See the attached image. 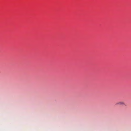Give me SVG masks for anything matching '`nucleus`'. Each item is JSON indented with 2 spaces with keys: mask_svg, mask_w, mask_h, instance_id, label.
<instances>
[{
  "mask_svg": "<svg viewBox=\"0 0 131 131\" xmlns=\"http://www.w3.org/2000/svg\"><path fill=\"white\" fill-rule=\"evenodd\" d=\"M116 104L122 105H125V103L123 102H118L116 103Z\"/></svg>",
  "mask_w": 131,
  "mask_h": 131,
  "instance_id": "nucleus-1",
  "label": "nucleus"
}]
</instances>
